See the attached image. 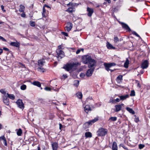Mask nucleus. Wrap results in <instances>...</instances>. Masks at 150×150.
Returning <instances> with one entry per match:
<instances>
[{"label": "nucleus", "instance_id": "obj_35", "mask_svg": "<svg viewBox=\"0 0 150 150\" xmlns=\"http://www.w3.org/2000/svg\"><path fill=\"white\" fill-rule=\"evenodd\" d=\"M79 84V81L78 80H75L74 81V86L77 87L78 86Z\"/></svg>", "mask_w": 150, "mask_h": 150}, {"label": "nucleus", "instance_id": "obj_23", "mask_svg": "<svg viewBox=\"0 0 150 150\" xmlns=\"http://www.w3.org/2000/svg\"><path fill=\"white\" fill-rule=\"evenodd\" d=\"M85 135L86 138H91L92 137V134L90 132H86L85 134Z\"/></svg>", "mask_w": 150, "mask_h": 150}, {"label": "nucleus", "instance_id": "obj_14", "mask_svg": "<svg viewBox=\"0 0 150 150\" xmlns=\"http://www.w3.org/2000/svg\"><path fill=\"white\" fill-rule=\"evenodd\" d=\"M87 11L88 12L87 14L88 16L89 17H91L93 13V8L88 7L87 8Z\"/></svg>", "mask_w": 150, "mask_h": 150}, {"label": "nucleus", "instance_id": "obj_50", "mask_svg": "<svg viewBox=\"0 0 150 150\" xmlns=\"http://www.w3.org/2000/svg\"><path fill=\"white\" fill-rule=\"evenodd\" d=\"M63 127L62 125L61 124H59V129L60 130H62V128Z\"/></svg>", "mask_w": 150, "mask_h": 150}, {"label": "nucleus", "instance_id": "obj_25", "mask_svg": "<svg viewBox=\"0 0 150 150\" xmlns=\"http://www.w3.org/2000/svg\"><path fill=\"white\" fill-rule=\"evenodd\" d=\"M32 84L33 85L37 86L38 87H40L41 86L40 83L38 81H33V82Z\"/></svg>", "mask_w": 150, "mask_h": 150}, {"label": "nucleus", "instance_id": "obj_31", "mask_svg": "<svg viewBox=\"0 0 150 150\" xmlns=\"http://www.w3.org/2000/svg\"><path fill=\"white\" fill-rule=\"evenodd\" d=\"M20 8L19 10V11L21 12H23L24 11L25 9V7L22 5H20Z\"/></svg>", "mask_w": 150, "mask_h": 150}, {"label": "nucleus", "instance_id": "obj_47", "mask_svg": "<svg viewBox=\"0 0 150 150\" xmlns=\"http://www.w3.org/2000/svg\"><path fill=\"white\" fill-rule=\"evenodd\" d=\"M0 40H1L3 41L6 42V41L3 37L0 36Z\"/></svg>", "mask_w": 150, "mask_h": 150}, {"label": "nucleus", "instance_id": "obj_22", "mask_svg": "<svg viewBox=\"0 0 150 150\" xmlns=\"http://www.w3.org/2000/svg\"><path fill=\"white\" fill-rule=\"evenodd\" d=\"M112 150H118L116 142H113L112 146Z\"/></svg>", "mask_w": 150, "mask_h": 150}, {"label": "nucleus", "instance_id": "obj_38", "mask_svg": "<svg viewBox=\"0 0 150 150\" xmlns=\"http://www.w3.org/2000/svg\"><path fill=\"white\" fill-rule=\"evenodd\" d=\"M132 33L133 34L135 35L137 37H139L140 38V39H142L141 38L138 34L136 32L134 31H133L132 32Z\"/></svg>", "mask_w": 150, "mask_h": 150}, {"label": "nucleus", "instance_id": "obj_41", "mask_svg": "<svg viewBox=\"0 0 150 150\" xmlns=\"http://www.w3.org/2000/svg\"><path fill=\"white\" fill-rule=\"evenodd\" d=\"M145 146V145L143 144H140L139 145V148L140 149H143Z\"/></svg>", "mask_w": 150, "mask_h": 150}, {"label": "nucleus", "instance_id": "obj_8", "mask_svg": "<svg viewBox=\"0 0 150 150\" xmlns=\"http://www.w3.org/2000/svg\"><path fill=\"white\" fill-rule=\"evenodd\" d=\"M119 23L122 25V27L129 32L131 31V30L128 25L126 23L122 22H119Z\"/></svg>", "mask_w": 150, "mask_h": 150}, {"label": "nucleus", "instance_id": "obj_19", "mask_svg": "<svg viewBox=\"0 0 150 150\" xmlns=\"http://www.w3.org/2000/svg\"><path fill=\"white\" fill-rule=\"evenodd\" d=\"M84 110L85 112L87 113H88V111L91 110V109L90 105H86L85 106L84 108Z\"/></svg>", "mask_w": 150, "mask_h": 150}, {"label": "nucleus", "instance_id": "obj_17", "mask_svg": "<svg viewBox=\"0 0 150 150\" xmlns=\"http://www.w3.org/2000/svg\"><path fill=\"white\" fill-rule=\"evenodd\" d=\"M0 140L2 141L5 146H7V141L4 135H3L0 137Z\"/></svg>", "mask_w": 150, "mask_h": 150}, {"label": "nucleus", "instance_id": "obj_6", "mask_svg": "<svg viewBox=\"0 0 150 150\" xmlns=\"http://www.w3.org/2000/svg\"><path fill=\"white\" fill-rule=\"evenodd\" d=\"M16 103L18 108L22 110L24 109V105L22 100L18 99L16 102Z\"/></svg>", "mask_w": 150, "mask_h": 150}, {"label": "nucleus", "instance_id": "obj_53", "mask_svg": "<svg viewBox=\"0 0 150 150\" xmlns=\"http://www.w3.org/2000/svg\"><path fill=\"white\" fill-rule=\"evenodd\" d=\"M81 51V50H80V49L78 50L76 52V54H79L80 52Z\"/></svg>", "mask_w": 150, "mask_h": 150}, {"label": "nucleus", "instance_id": "obj_49", "mask_svg": "<svg viewBox=\"0 0 150 150\" xmlns=\"http://www.w3.org/2000/svg\"><path fill=\"white\" fill-rule=\"evenodd\" d=\"M62 33L65 36H68V34L67 33L64 32H62Z\"/></svg>", "mask_w": 150, "mask_h": 150}, {"label": "nucleus", "instance_id": "obj_28", "mask_svg": "<svg viewBox=\"0 0 150 150\" xmlns=\"http://www.w3.org/2000/svg\"><path fill=\"white\" fill-rule=\"evenodd\" d=\"M7 97L11 99L14 100L15 98V96L13 94H9L7 93Z\"/></svg>", "mask_w": 150, "mask_h": 150}, {"label": "nucleus", "instance_id": "obj_61", "mask_svg": "<svg viewBox=\"0 0 150 150\" xmlns=\"http://www.w3.org/2000/svg\"><path fill=\"white\" fill-rule=\"evenodd\" d=\"M105 1L108 2V3L110 4L111 3V1L110 0H104Z\"/></svg>", "mask_w": 150, "mask_h": 150}, {"label": "nucleus", "instance_id": "obj_46", "mask_svg": "<svg viewBox=\"0 0 150 150\" xmlns=\"http://www.w3.org/2000/svg\"><path fill=\"white\" fill-rule=\"evenodd\" d=\"M44 89L46 91H50L51 90V88L48 87H46L44 88Z\"/></svg>", "mask_w": 150, "mask_h": 150}, {"label": "nucleus", "instance_id": "obj_21", "mask_svg": "<svg viewBox=\"0 0 150 150\" xmlns=\"http://www.w3.org/2000/svg\"><path fill=\"white\" fill-rule=\"evenodd\" d=\"M106 46L107 47V48L109 49H115V47H113L112 45L110 43H109L108 42H107Z\"/></svg>", "mask_w": 150, "mask_h": 150}, {"label": "nucleus", "instance_id": "obj_57", "mask_svg": "<svg viewBox=\"0 0 150 150\" xmlns=\"http://www.w3.org/2000/svg\"><path fill=\"white\" fill-rule=\"evenodd\" d=\"M73 5V3L71 2H69L68 4H67V6H68L69 5L72 6Z\"/></svg>", "mask_w": 150, "mask_h": 150}, {"label": "nucleus", "instance_id": "obj_58", "mask_svg": "<svg viewBox=\"0 0 150 150\" xmlns=\"http://www.w3.org/2000/svg\"><path fill=\"white\" fill-rule=\"evenodd\" d=\"M139 121L138 117L137 118H136V119L135 120V121L136 122H137Z\"/></svg>", "mask_w": 150, "mask_h": 150}, {"label": "nucleus", "instance_id": "obj_56", "mask_svg": "<svg viewBox=\"0 0 150 150\" xmlns=\"http://www.w3.org/2000/svg\"><path fill=\"white\" fill-rule=\"evenodd\" d=\"M45 11H46V10L45 9L44 7H43V9H42V12L45 13Z\"/></svg>", "mask_w": 150, "mask_h": 150}, {"label": "nucleus", "instance_id": "obj_36", "mask_svg": "<svg viewBox=\"0 0 150 150\" xmlns=\"http://www.w3.org/2000/svg\"><path fill=\"white\" fill-rule=\"evenodd\" d=\"M22 133V130L21 129H19L18 130L17 134L18 136H21Z\"/></svg>", "mask_w": 150, "mask_h": 150}, {"label": "nucleus", "instance_id": "obj_60", "mask_svg": "<svg viewBox=\"0 0 150 150\" xmlns=\"http://www.w3.org/2000/svg\"><path fill=\"white\" fill-rule=\"evenodd\" d=\"M42 16L44 17H46V16L45 14V13L42 12Z\"/></svg>", "mask_w": 150, "mask_h": 150}, {"label": "nucleus", "instance_id": "obj_16", "mask_svg": "<svg viewBox=\"0 0 150 150\" xmlns=\"http://www.w3.org/2000/svg\"><path fill=\"white\" fill-rule=\"evenodd\" d=\"M38 64L40 67H42L44 64L45 63V60L44 59H42L39 60L38 61Z\"/></svg>", "mask_w": 150, "mask_h": 150}, {"label": "nucleus", "instance_id": "obj_15", "mask_svg": "<svg viewBox=\"0 0 150 150\" xmlns=\"http://www.w3.org/2000/svg\"><path fill=\"white\" fill-rule=\"evenodd\" d=\"M148 66V61L147 60H145L142 64L141 67L143 69H145L147 68Z\"/></svg>", "mask_w": 150, "mask_h": 150}, {"label": "nucleus", "instance_id": "obj_37", "mask_svg": "<svg viewBox=\"0 0 150 150\" xmlns=\"http://www.w3.org/2000/svg\"><path fill=\"white\" fill-rule=\"evenodd\" d=\"M20 88L21 90H24L26 89V86L25 84H23L21 86Z\"/></svg>", "mask_w": 150, "mask_h": 150}, {"label": "nucleus", "instance_id": "obj_26", "mask_svg": "<svg viewBox=\"0 0 150 150\" xmlns=\"http://www.w3.org/2000/svg\"><path fill=\"white\" fill-rule=\"evenodd\" d=\"M129 61L128 58L126 59V61L124 63V67L125 68H127L128 67Z\"/></svg>", "mask_w": 150, "mask_h": 150}, {"label": "nucleus", "instance_id": "obj_40", "mask_svg": "<svg viewBox=\"0 0 150 150\" xmlns=\"http://www.w3.org/2000/svg\"><path fill=\"white\" fill-rule=\"evenodd\" d=\"M131 96H135V92L134 90H132L130 94Z\"/></svg>", "mask_w": 150, "mask_h": 150}, {"label": "nucleus", "instance_id": "obj_11", "mask_svg": "<svg viewBox=\"0 0 150 150\" xmlns=\"http://www.w3.org/2000/svg\"><path fill=\"white\" fill-rule=\"evenodd\" d=\"M51 146L53 150H57L58 147V143L56 142H51Z\"/></svg>", "mask_w": 150, "mask_h": 150}, {"label": "nucleus", "instance_id": "obj_12", "mask_svg": "<svg viewBox=\"0 0 150 150\" xmlns=\"http://www.w3.org/2000/svg\"><path fill=\"white\" fill-rule=\"evenodd\" d=\"M91 57L89 56H86L83 59L82 61L83 63L85 64H87L88 63L89 61L91 59Z\"/></svg>", "mask_w": 150, "mask_h": 150}, {"label": "nucleus", "instance_id": "obj_10", "mask_svg": "<svg viewBox=\"0 0 150 150\" xmlns=\"http://www.w3.org/2000/svg\"><path fill=\"white\" fill-rule=\"evenodd\" d=\"M2 100L3 103L6 105H8L9 104V101L8 98L6 96H4L2 97Z\"/></svg>", "mask_w": 150, "mask_h": 150}, {"label": "nucleus", "instance_id": "obj_3", "mask_svg": "<svg viewBox=\"0 0 150 150\" xmlns=\"http://www.w3.org/2000/svg\"><path fill=\"white\" fill-rule=\"evenodd\" d=\"M116 65V64L114 62H112L109 63H105L104 64V65L105 67V69L108 71H110L111 72H112L114 71L115 69L112 70L110 69V68H111L112 66H115Z\"/></svg>", "mask_w": 150, "mask_h": 150}, {"label": "nucleus", "instance_id": "obj_44", "mask_svg": "<svg viewBox=\"0 0 150 150\" xmlns=\"http://www.w3.org/2000/svg\"><path fill=\"white\" fill-rule=\"evenodd\" d=\"M136 83H137V86L139 88H140L141 87V85L139 83V81L137 80H136Z\"/></svg>", "mask_w": 150, "mask_h": 150}, {"label": "nucleus", "instance_id": "obj_54", "mask_svg": "<svg viewBox=\"0 0 150 150\" xmlns=\"http://www.w3.org/2000/svg\"><path fill=\"white\" fill-rule=\"evenodd\" d=\"M62 76L64 77V79H65L67 77V75L63 74Z\"/></svg>", "mask_w": 150, "mask_h": 150}, {"label": "nucleus", "instance_id": "obj_18", "mask_svg": "<svg viewBox=\"0 0 150 150\" xmlns=\"http://www.w3.org/2000/svg\"><path fill=\"white\" fill-rule=\"evenodd\" d=\"M10 45L13 46L18 47L20 46V44L17 42H12L10 43Z\"/></svg>", "mask_w": 150, "mask_h": 150}, {"label": "nucleus", "instance_id": "obj_27", "mask_svg": "<svg viewBox=\"0 0 150 150\" xmlns=\"http://www.w3.org/2000/svg\"><path fill=\"white\" fill-rule=\"evenodd\" d=\"M126 109L130 113H132L133 115H134L135 114L134 111L132 109L129 107H127L126 108Z\"/></svg>", "mask_w": 150, "mask_h": 150}, {"label": "nucleus", "instance_id": "obj_55", "mask_svg": "<svg viewBox=\"0 0 150 150\" xmlns=\"http://www.w3.org/2000/svg\"><path fill=\"white\" fill-rule=\"evenodd\" d=\"M122 147L125 149H126V150H127L128 149L127 148V147H126V146H122Z\"/></svg>", "mask_w": 150, "mask_h": 150}, {"label": "nucleus", "instance_id": "obj_2", "mask_svg": "<svg viewBox=\"0 0 150 150\" xmlns=\"http://www.w3.org/2000/svg\"><path fill=\"white\" fill-rule=\"evenodd\" d=\"M79 64L78 63L68 64L65 65L63 68L65 69L67 71H69L72 69L74 67H76Z\"/></svg>", "mask_w": 150, "mask_h": 150}, {"label": "nucleus", "instance_id": "obj_62", "mask_svg": "<svg viewBox=\"0 0 150 150\" xmlns=\"http://www.w3.org/2000/svg\"><path fill=\"white\" fill-rule=\"evenodd\" d=\"M43 7H47L48 8H50V6H48V5H47L46 4H45Z\"/></svg>", "mask_w": 150, "mask_h": 150}, {"label": "nucleus", "instance_id": "obj_45", "mask_svg": "<svg viewBox=\"0 0 150 150\" xmlns=\"http://www.w3.org/2000/svg\"><path fill=\"white\" fill-rule=\"evenodd\" d=\"M0 92L2 94H4V95L6 94V92L5 91L4 89H1L0 90Z\"/></svg>", "mask_w": 150, "mask_h": 150}, {"label": "nucleus", "instance_id": "obj_63", "mask_svg": "<svg viewBox=\"0 0 150 150\" xmlns=\"http://www.w3.org/2000/svg\"><path fill=\"white\" fill-rule=\"evenodd\" d=\"M3 52V50L2 49H0V55Z\"/></svg>", "mask_w": 150, "mask_h": 150}, {"label": "nucleus", "instance_id": "obj_24", "mask_svg": "<svg viewBox=\"0 0 150 150\" xmlns=\"http://www.w3.org/2000/svg\"><path fill=\"white\" fill-rule=\"evenodd\" d=\"M115 107L116 108L115 111L116 112H118L121 110L122 108L121 105H116L115 106Z\"/></svg>", "mask_w": 150, "mask_h": 150}, {"label": "nucleus", "instance_id": "obj_48", "mask_svg": "<svg viewBox=\"0 0 150 150\" xmlns=\"http://www.w3.org/2000/svg\"><path fill=\"white\" fill-rule=\"evenodd\" d=\"M80 76L81 77L83 78L85 76V74L83 73H81L80 74Z\"/></svg>", "mask_w": 150, "mask_h": 150}, {"label": "nucleus", "instance_id": "obj_32", "mask_svg": "<svg viewBox=\"0 0 150 150\" xmlns=\"http://www.w3.org/2000/svg\"><path fill=\"white\" fill-rule=\"evenodd\" d=\"M37 70L38 71L40 72H43L45 71V69L43 67H41L38 68Z\"/></svg>", "mask_w": 150, "mask_h": 150}, {"label": "nucleus", "instance_id": "obj_33", "mask_svg": "<svg viewBox=\"0 0 150 150\" xmlns=\"http://www.w3.org/2000/svg\"><path fill=\"white\" fill-rule=\"evenodd\" d=\"M122 75H119L116 78V80L117 81H121L122 80Z\"/></svg>", "mask_w": 150, "mask_h": 150}, {"label": "nucleus", "instance_id": "obj_9", "mask_svg": "<svg viewBox=\"0 0 150 150\" xmlns=\"http://www.w3.org/2000/svg\"><path fill=\"white\" fill-rule=\"evenodd\" d=\"M88 63V67L90 68H93V67L96 65V62L94 59L91 58Z\"/></svg>", "mask_w": 150, "mask_h": 150}, {"label": "nucleus", "instance_id": "obj_7", "mask_svg": "<svg viewBox=\"0 0 150 150\" xmlns=\"http://www.w3.org/2000/svg\"><path fill=\"white\" fill-rule=\"evenodd\" d=\"M95 68H90L88 69L86 71V75L87 77H90L91 76L94 71Z\"/></svg>", "mask_w": 150, "mask_h": 150}, {"label": "nucleus", "instance_id": "obj_39", "mask_svg": "<svg viewBox=\"0 0 150 150\" xmlns=\"http://www.w3.org/2000/svg\"><path fill=\"white\" fill-rule=\"evenodd\" d=\"M114 41L115 43H117L119 41V39L117 37H115L114 38Z\"/></svg>", "mask_w": 150, "mask_h": 150}, {"label": "nucleus", "instance_id": "obj_34", "mask_svg": "<svg viewBox=\"0 0 150 150\" xmlns=\"http://www.w3.org/2000/svg\"><path fill=\"white\" fill-rule=\"evenodd\" d=\"M66 11L70 13H72L74 12V10L72 8L70 7L68 8L67 10H66Z\"/></svg>", "mask_w": 150, "mask_h": 150}, {"label": "nucleus", "instance_id": "obj_30", "mask_svg": "<svg viewBox=\"0 0 150 150\" xmlns=\"http://www.w3.org/2000/svg\"><path fill=\"white\" fill-rule=\"evenodd\" d=\"M117 120V117H111L108 120V121L110 122L111 121H115Z\"/></svg>", "mask_w": 150, "mask_h": 150}, {"label": "nucleus", "instance_id": "obj_4", "mask_svg": "<svg viewBox=\"0 0 150 150\" xmlns=\"http://www.w3.org/2000/svg\"><path fill=\"white\" fill-rule=\"evenodd\" d=\"M98 120V117H95L94 119L86 122L83 125V127L85 128H87L89 127V125H92L93 123L97 121Z\"/></svg>", "mask_w": 150, "mask_h": 150}, {"label": "nucleus", "instance_id": "obj_43", "mask_svg": "<svg viewBox=\"0 0 150 150\" xmlns=\"http://www.w3.org/2000/svg\"><path fill=\"white\" fill-rule=\"evenodd\" d=\"M120 99H119L118 98H117L115 100H114V102L113 101L112 102V103H116L117 102H120Z\"/></svg>", "mask_w": 150, "mask_h": 150}, {"label": "nucleus", "instance_id": "obj_59", "mask_svg": "<svg viewBox=\"0 0 150 150\" xmlns=\"http://www.w3.org/2000/svg\"><path fill=\"white\" fill-rule=\"evenodd\" d=\"M62 47V46L61 45H59L58 46V49H61Z\"/></svg>", "mask_w": 150, "mask_h": 150}, {"label": "nucleus", "instance_id": "obj_42", "mask_svg": "<svg viewBox=\"0 0 150 150\" xmlns=\"http://www.w3.org/2000/svg\"><path fill=\"white\" fill-rule=\"evenodd\" d=\"M30 25L34 27L35 26V22L34 21H30Z\"/></svg>", "mask_w": 150, "mask_h": 150}, {"label": "nucleus", "instance_id": "obj_51", "mask_svg": "<svg viewBox=\"0 0 150 150\" xmlns=\"http://www.w3.org/2000/svg\"><path fill=\"white\" fill-rule=\"evenodd\" d=\"M3 50H4L7 51H9V50L7 48L4 47L3 48Z\"/></svg>", "mask_w": 150, "mask_h": 150}, {"label": "nucleus", "instance_id": "obj_52", "mask_svg": "<svg viewBox=\"0 0 150 150\" xmlns=\"http://www.w3.org/2000/svg\"><path fill=\"white\" fill-rule=\"evenodd\" d=\"M21 16L23 17H25V14L24 13H23L21 14Z\"/></svg>", "mask_w": 150, "mask_h": 150}, {"label": "nucleus", "instance_id": "obj_13", "mask_svg": "<svg viewBox=\"0 0 150 150\" xmlns=\"http://www.w3.org/2000/svg\"><path fill=\"white\" fill-rule=\"evenodd\" d=\"M72 24L70 22L67 23V26L65 28L67 32L69 31L72 28Z\"/></svg>", "mask_w": 150, "mask_h": 150}, {"label": "nucleus", "instance_id": "obj_20", "mask_svg": "<svg viewBox=\"0 0 150 150\" xmlns=\"http://www.w3.org/2000/svg\"><path fill=\"white\" fill-rule=\"evenodd\" d=\"M118 96L120 98V100H123L129 98V95L128 94H127L125 96Z\"/></svg>", "mask_w": 150, "mask_h": 150}, {"label": "nucleus", "instance_id": "obj_5", "mask_svg": "<svg viewBox=\"0 0 150 150\" xmlns=\"http://www.w3.org/2000/svg\"><path fill=\"white\" fill-rule=\"evenodd\" d=\"M57 53V58L58 60L62 59L65 56L64 52L60 49H57L56 51Z\"/></svg>", "mask_w": 150, "mask_h": 150}, {"label": "nucleus", "instance_id": "obj_64", "mask_svg": "<svg viewBox=\"0 0 150 150\" xmlns=\"http://www.w3.org/2000/svg\"><path fill=\"white\" fill-rule=\"evenodd\" d=\"M1 7L2 10H3L4 9V6L3 5H1Z\"/></svg>", "mask_w": 150, "mask_h": 150}, {"label": "nucleus", "instance_id": "obj_29", "mask_svg": "<svg viewBox=\"0 0 150 150\" xmlns=\"http://www.w3.org/2000/svg\"><path fill=\"white\" fill-rule=\"evenodd\" d=\"M77 96L79 99H81L82 98V94L81 92H78L76 93Z\"/></svg>", "mask_w": 150, "mask_h": 150}, {"label": "nucleus", "instance_id": "obj_1", "mask_svg": "<svg viewBox=\"0 0 150 150\" xmlns=\"http://www.w3.org/2000/svg\"><path fill=\"white\" fill-rule=\"evenodd\" d=\"M107 129L102 127L99 128L97 132V135L100 137L105 136L107 134Z\"/></svg>", "mask_w": 150, "mask_h": 150}]
</instances>
